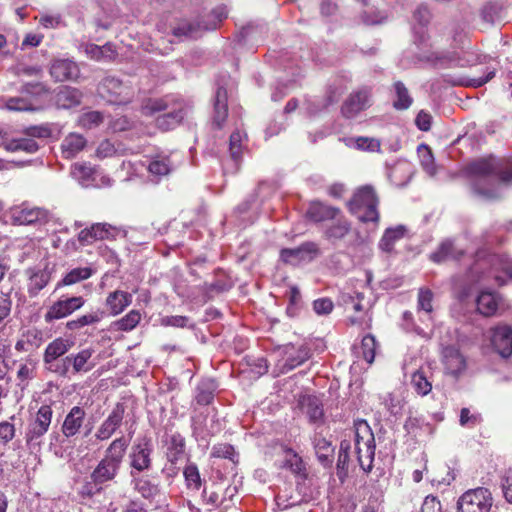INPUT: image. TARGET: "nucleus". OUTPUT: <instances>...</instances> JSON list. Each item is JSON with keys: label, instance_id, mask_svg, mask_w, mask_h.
I'll return each mask as SVG.
<instances>
[{"label": "nucleus", "instance_id": "44", "mask_svg": "<svg viewBox=\"0 0 512 512\" xmlns=\"http://www.w3.org/2000/svg\"><path fill=\"white\" fill-rule=\"evenodd\" d=\"M185 451V439L179 434L175 433L170 436L167 457L168 460L175 464L184 454Z\"/></svg>", "mask_w": 512, "mask_h": 512}, {"label": "nucleus", "instance_id": "30", "mask_svg": "<svg viewBox=\"0 0 512 512\" xmlns=\"http://www.w3.org/2000/svg\"><path fill=\"white\" fill-rule=\"evenodd\" d=\"M301 408L311 423H318L324 416L322 403L315 396H305L302 398Z\"/></svg>", "mask_w": 512, "mask_h": 512}, {"label": "nucleus", "instance_id": "11", "mask_svg": "<svg viewBox=\"0 0 512 512\" xmlns=\"http://www.w3.org/2000/svg\"><path fill=\"white\" fill-rule=\"evenodd\" d=\"M371 105V90L367 87L352 92L344 101L341 112L346 118H354Z\"/></svg>", "mask_w": 512, "mask_h": 512}, {"label": "nucleus", "instance_id": "26", "mask_svg": "<svg viewBox=\"0 0 512 512\" xmlns=\"http://www.w3.org/2000/svg\"><path fill=\"white\" fill-rule=\"evenodd\" d=\"M443 357L447 373L458 376L464 371L466 367L465 359L456 348H445Z\"/></svg>", "mask_w": 512, "mask_h": 512}, {"label": "nucleus", "instance_id": "55", "mask_svg": "<svg viewBox=\"0 0 512 512\" xmlns=\"http://www.w3.org/2000/svg\"><path fill=\"white\" fill-rule=\"evenodd\" d=\"M211 456L215 458L229 459L232 462H236L238 457L234 447L228 443H220L214 445L212 447Z\"/></svg>", "mask_w": 512, "mask_h": 512}, {"label": "nucleus", "instance_id": "35", "mask_svg": "<svg viewBox=\"0 0 512 512\" xmlns=\"http://www.w3.org/2000/svg\"><path fill=\"white\" fill-rule=\"evenodd\" d=\"M462 254L463 251L457 250L452 241L445 240L440 244L438 249L431 254L430 258L432 261L440 263L449 259H459Z\"/></svg>", "mask_w": 512, "mask_h": 512}, {"label": "nucleus", "instance_id": "50", "mask_svg": "<svg viewBox=\"0 0 512 512\" xmlns=\"http://www.w3.org/2000/svg\"><path fill=\"white\" fill-rule=\"evenodd\" d=\"M92 274L93 270L90 267L74 268L64 276L62 281L58 283V286L75 284L77 282L90 278Z\"/></svg>", "mask_w": 512, "mask_h": 512}, {"label": "nucleus", "instance_id": "5", "mask_svg": "<svg viewBox=\"0 0 512 512\" xmlns=\"http://www.w3.org/2000/svg\"><path fill=\"white\" fill-rule=\"evenodd\" d=\"M153 443L148 436L138 437L129 452V465L131 471L141 473L152 468Z\"/></svg>", "mask_w": 512, "mask_h": 512}, {"label": "nucleus", "instance_id": "31", "mask_svg": "<svg viewBox=\"0 0 512 512\" xmlns=\"http://www.w3.org/2000/svg\"><path fill=\"white\" fill-rule=\"evenodd\" d=\"M105 317V311L97 309L90 313L79 316L74 320H70L66 323V328L71 331L80 330L81 328L89 325L99 323Z\"/></svg>", "mask_w": 512, "mask_h": 512}, {"label": "nucleus", "instance_id": "20", "mask_svg": "<svg viewBox=\"0 0 512 512\" xmlns=\"http://www.w3.org/2000/svg\"><path fill=\"white\" fill-rule=\"evenodd\" d=\"M132 303V294L115 290L110 292L105 300V305L112 316L121 314Z\"/></svg>", "mask_w": 512, "mask_h": 512}, {"label": "nucleus", "instance_id": "14", "mask_svg": "<svg viewBox=\"0 0 512 512\" xmlns=\"http://www.w3.org/2000/svg\"><path fill=\"white\" fill-rule=\"evenodd\" d=\"M283 354L281 373H287L295 369L310 358V350L304 345L296 347L293 344H287L283 348Z\"/></svg>", "mask_w": 512, "mask_h": 512}, {"label": "nucleus", "instance_id": "24", "mask_svg": "<svg viewBox=\"0 0 512 512\" xmlns=\"http://www.w3.org/2000/svg\"><path fill=\"white\" fill-rule=\"evenodd\" d=\"M228 116L227 91L219 87L214 98L213 125L221 129Z\"/></svg>", "mask_w": 512, "mask_h": 512}, {"label": "nucleus", "instance_id": "10", "mask_svg": "<svg viewBox=\"0 0 512 512\" xmlns=\"http://www.w3.org/2000/svg\"><path fill=\"white\" fill-rule=\"evenodd\" d=\"M84 304L85 299L82 296L61 297L48 308L44 319L47 323H51L54 320L65 318L82 308Z\"/></svg>", "mask_w": 512, "mask_h": 512}, {"label": "nucleus", "instance_id": "7", "mask_svg": "<svg viewBox=\"0 0 512 512\" xmlns=\"http://www.w3.org/2000/svg\"><path fill=\"white\" fill-rule=\"evenodd\" d=\"M53 416L50 405H42L36 412L34 418L29 422L25 440L28 445L40 444L41 438L48 432Z\"/></svg>", "mask_w": 512, "mask_h": 512}, {"label": "nucleus", "instance_id": "43", "mask_svg": "<svg viewBox=\"0 0 512 512\" xmlns=\"http://www.w3.org/2000/svg\"><path fill=\"white\" fill-rule=\"evenodd\" d=\"M468 172L476 177H486L497 172V165L493 160L481 159L471 163Z\"/></svg>", "mask_w": 512, "mask_h": 512}, {"label": "nucleus", "instance_id": "64", "mask_svg": "<svg viewBox=\"0 0 512 512\" xmlns=\"http://www.w3.org/2000/svg\"><path fill=\"white\" fill-rule=\"evenodd\" d=\"M333 302L329 298H319L313 302V309L318 315H327L333 310Z\"/></svg>", "mask_w": 512, "mask_h": 512}, {"label": "nucleus", "instance_id": "25", "mask_svg": "<svg viewBox=\"0 0 512 512\" xmlns=\"http://www.w3.org/2000/svg\"><path fill=\"white\" fill-rule=\"evenodd\" d=\"M93 350L90 348L83 349L78 353H72L66 356V361L70 363L73 374L86 373L93 368L90 359Z\"/></svg>", "mask_w": 512, "mask_h": 512}, {"label": "nucleus", "instance_id": "18", "mask_svg": "<svg viewBox=\"0 0 512 512\" xmlns=\"http://www.w3.org/2000/svg\"><path fill=\"white\" fill-rule=\"evenodd\" d=\"M334 220L323 232V238L333 245L343 240L351 231V223L342 214Z\"/></svg>", "mask_w": 512, "mask_h": 512}, {"label": "nucleus", "instance_id": "29", "mask_svg": "<svg viewBox=\"0 0 512 512\" xmlns=\"http://www.w3.org/2000/svg\"><path fill=\"white\" fill-rule=\"evenodd\" d=\"M2 146L9 152H25L27 154H34L39 150L38 142L27 136L4 141Z\"/></svg>", "mask_w": 512, "mask_h": 512}, {"label": "nucleus", "instance_id": "2", "mask_svg": "<svg viewBox=\"0 0 512 512\" xmlns=\"http://www.w3.org/2000/svg\"><path fill=\"white\" fill-rule=\"evenodd\" d=\"M378 204L379 199L375 189L371 185L359 187L347 203L351 214L355 215L359 221L364 223L378 222Z\"/></svg>", "mask_w": 512, "mask_h": 512}, {"label": "nucleus", "instance_id": "3", "mask_svg": "<svg viewBox=\"0 0 512 512\" xmlns=\"http://www.w3.org/2000/svg\"><path fill=\"white\" fill-rule=\"evenodd\" d=\"M236 494V486L224 487L221 482H213L210 486L204 487L201 498L209 511L220 509L221 512H227L234 504L233 498Z\"/></svg>", "mask_w": 512, "mask_h": 512}, {"label": "nucleus", "instance_id": "32", "mask_svg": "<svg viewBox=\"0 0 512 512\" xmlns=\"http://www.w3.org/2000/svg\"><path fill=\"white\" fill-rule=\"evenodd\" d=\"M37 361L31 357L26 358L17 371L18 386L24 389L36 377Z\"/></svg>", "mask_w": 512, "mask_h": 512}, {"label": "nucleus", "instance_id": "47", "mask_svg": "<svg viewBox=\"0 0 512 512\" xmlns=\"http://www.w3.org/2000/svg\"><path fill=\"white\" fill-rule=\"evenodd\" d=\"M125 411V404L117 402L103 422L116 432L123 423Z\"/></svg>", "mask_w": 512, "mask_h": 512}, {"label": "nucleus", "instance_id": "12", "mask_svg": "<svg viewBox=\"0 0 512 512\" xmlns=\"http://www.w3.org/2000/svg\"><path fill=\"white\" fill-rule=\"evenodd\" d=\"M49 72L56 82L77 81L80 76L78 64L68 58L53 59Z\"/></svg>", "mask_w": 512, "mask_h": 512}, {"label": "nucleus", "instance_id": "62", "mask_svg": "<svg viewBox=\"0 0 512 512\" xmlns=\"http://www.w3.org/2000/svg\"><path fill=\"white\" fill-rule=\"evenodd\" d=\"M116 432L106 426L104 422H102L97 428L93 437H91L90 442L92 445H96L97 442H103L110 439Z\"/></svg>", "mask_w": 512, "mask_h": 512}, {"label": "nucleus", "instance_id": "9", "mask_svg": "<svg viewBox=\"0 0 512 512\" xmlns=\"http://www.w3.org/2000/svg\"><path fill=\"white\" fill-rule=\"evenodd\" d=\"M320 254L319 245L313 241H307L296 248H283L280 251V258L286 264L297 266L313 261Z\"/></svg>", "mask_w": 512, "mask_h": 512}, {"label": "nucleus", "instance_id": "63", "mask_svg": "<svg viewBox=\"0 0 512 512\" xmlns=\"http://www.w3.org/2000/svg\"><path fill=\"white\" fill-rule=\"evenodd\" d=\"M5 106L8 110L13 111H26L31 110V104L24 98L21 97H11L6 100Z\"/></svg>", "mask_w": 512, "mask_h": 512}, {"label": "nucleus", "instance_id": "21", "mask_svg": "<svg viewBox=\"0 0 512 512\" xmlns=\"http://www.w3.org/2000/svg\"><path fill=\"white\" fill-rule=\"evenodd\" d=\"M82 96V92L79 89L62 86L55 96V103L59 108L70 109L80 105Z\"/></svg>", "mask_w": 512, "mask_h": 512}, {"label": "nucleus", "instance_id": "49", "mask_svg": "<svg viewBox=\"0 0 512 512\" xmlns=\"http://www.w3.org/2000/svg\"><path fill=\"white\" fill-rule=\"evenodd\" d=\"M284 467L295 475L306 477V467L302 458L291 449L286 452Z\"/></svg>", "mask_w": 512, "mask_h": 512}, {"label": "nucleus", "instance_id": "45", "mask_svg": "<svg viewBox=\"0 0 512 512\" xmlns=\"http://www.w3.org/2000/svg\"><path fill=\"white\" fill-rule=\"evenodd\" d=\"M404 232V226L388 228L379 242V247L385 252H391L395 242L404 236Z\"/></svg>", "mask_w": 512, "mask_h": 512}, {"label": "nucleus", "instance_id": "23", "mask_svg": "<svg viewBox=\"0 0 512 512\" xmlns=\"http://www.w3.org/2000/svg\"><path fill=\"white\" fill-rule=\"evenodd\" d=\"M27 273L29 274L28 293L31 297H35L49 283L51 272L48 267H45L43 269H29Z\"/></svg>", "mask_w": 512, "mask_h": 512}, {"label": "nucleus", "instance_id": "15", "mask_svg": "<svg viewBox=\"0 0 512 512\" xmlns=\"http://www.w3.org/2000/svg\"><path fill=\"white\" fill-rule=\"evenodd\" d=\"M86 412L79 406H74L65 416L61 432L66 438H72L80 433L83 427Z\"/></svg>", "mask_w": 512, "mask_h": 512}, {"label": "nucleus", "instance_id": "38", "mask_svg": "<svg viewBox=\"0 0 512 512\" xmlns=\"http://www.w3.org/2000/svg\"><path fill=\"white\" fill-rule=\"evenodd\" d=\"M395 98L393 100V107L396 110H407L413 103V98L411 97L407 87L401 81H396L393 84Z\"/></svg>", "mask_w": 512, "mask_h": 512}, {"label": "nucleus", "instance_id": "46", "mask_svg": "<svg viewBox=\"0 0 512 512\" xmlns=\"http://www.w3.org/2000/svg\"><path fill=\"white\" fill-rule=\"evenodd\" d=\"M411 384L417 394L421 396L427 395L432 389V383L428 378V371H424L422 369L413 373Z\"/></svg>", "mask_w": 512, "mask_h": 512}, {"label": "nucleus", "instance_id": "27", "mask_svg": "<svg viewBox=\"0 0 512 512\" xmlns=\"http://www.w3.org/2000/svg\"><path fill=\"white\" fill-rule=\"evenodd\" d=\"M86 146V139L77 133H70L61 143L62 156L65 159H72Z\"/></svg>", "mask_w": 512, "mask_h": 512}, {"label": "nucleus", "instance_id": "56", "mask_svg": "<svg viewBox=\"0 0 512 512\" xmlns=\"http://www.w3.org/2000/svg\"><path fill=\"white\" fill-rule=\"evenodd\" d=\"M21 92L33 97H41L50 93V87L44 82H27L22 85Z\"/></svg>", "mask_w": 512, "mask_h": 512}, {"label": "nucleus", "instance_id": "60", "mask_svg": "<svg viewBox=\"0 0 512 512\" xmlns=\"http://www.w3.org/2000/svg\"><path fill=\"white\" fill-rule=\"evenodd\" d=\"M103 122V115L98 111H90L81 116L80 123L83 127L91 129Z\"/></svg>", "mask_w": 512, "mask_h": 512}, {"label": "nucleus", "instance_id": "48", "mask_svg": "<svg viewBox=\"0 0 512 512\" xmlns=\"http://www.w3.org/2000/svg\"><path fill=\"white\" fill-rule=\"evenodd\" d=\"M172 170V163L168 157L157 156L148 165V171L155 177H162Z\"/></svg>", "mask_w": 512, "mask_h": 512}, {"label": "nucleus", "instance_id": "28", "mask_svg": "<svg viewBox=\"0 0 512 512\" xmlns=\"http://www.w3.org/2000/svg\"><path fill=\"white\" fill-rule=\"evenodd\" d=\"M313 445L318 461L324 467H330L333 462L334 447L332 443L321 435H315Z\"/></svg>", "mask_w": 512, "mask_h": 512}, {"label": "nucleus", "instance_id": "54", "mask_svg": "<svg viewBox=\"0 0 512 512\" xmlns=\"http://www.w3.org/2000/svg\"><path fill=\"white\" fill-rule=\"evenodd\" d=\"M377 347L376 339L373 335L367 334L361 341V352L363 358L369 363H373L375 350Z\"/></svg>", "mask_w": 512, "mask_h": 512}, {"label": "nucleus", "instance_id": "19", "mask_svg": "<svg viewBox=\"0 0 512 512\" xmlns=\"http://www.w3.org/2000/svg\"><path fill=\"white\" fill-rule=\"evenodd\" d=\"M12 217L14 222L19 225H31L37 222L44 221L47 217L45 210L37 207L21 206L13 209Z\"/></svg>", "mask_w": 512, "mask_h": 512}, {"label": "nucleus", "instance_id": "52", "mask_svg": "<svg viewBox=\"0 0 512 512\" xmlns=\"http://www.w3.org/2000/svg\"><path fill=\"white\" fill-rule=\"evenodd\" d=\"M94 239L96 241L115 239L119 230L108 223H94Z\"/></svg>", "mask_w": 512, "mask_h": 512}, {"label": "nucleus", "instance_id": "8", "mask_svg": "<svg viewBox=\"0 0 512 512\" xmlns=\"http://www.w3.org/2000/svg\"><path fill=\"white\" fill-rule=\"evenodd\" d=\"M227 10L224 6L216 7L211 12L213 20L209 23H193L183 22L173 29V34L177 37L196 38L201 30H214L217 28L218 23L227 18Z\"/></svg>", "mask_w": 512, "mask_h": 512}, {"label": "nucleus", "instance_id": "33", "mask_svg": "<svg viewBox=\"0 0 512 512\" xmlns=\"http://www.w3.org/2000/svg\"><path fill=\"white\" fill-rule=\"evenodd\" d=\"M217 384L213 379H203L196 388L195 400L199 405H209L214 399Z\"/></svg>", "mask_w": 512, "mask_h": 512}, {"label": "nucleus", "instance_id": "41", "mask_svg": "<svg viewBox=\"0 0 512 512\" xmlns=\"http://www.w3.org/2000/svg\"><path fill=\"white\" fill-rule=\"evenodd\" d=\"M357 459L360 467L365 472H370L372 469V463L375 456V444H360L359 446H355Z\"/></svg>", "mask_w": 512, "mask_h": 512}, {"label": "nucleus", "instance_id": "59", "mask_svg": "<svg viewBox=\"0 0 512 512\" xmlns=\"http://www.w3.org/2000/svg\"><path fill=\"white\" fill-rule=\"evenodd\" d=\"M353 141L356 148L366 151H379L380 150V141L375 138L369 137H357L351 139Z\"/></svg>", "mask_w": 512, "mask_h": 512}, {"label": "nucleus", "instance_id": "57", "mask_svg": "<svg viewBox=\"0 0 512 512\" xmlns=\"http://www.w3.org/2000/svg\"><path fill=\"white\" fill-rule=\"evenodd\" d=\"M276 500L279 506H283V509H287L296 505H300L303 502H307L308 498L305 495L297 494L296 496H288L286 491H280L277 496Z\"/></svg>", "mask_w": 512, "mask_h": 512}, {"label": "nucleus", "instance_id": "39", "mask_svg": "<svg viewBox=\"0 0 512 512\" xmlns=\"http://www.w3.org/2000/svg\"><path fill=\"white\" fill-rule=\"evenodd\" d=\"M351 443L349 440H342L339 447L338 459L336 464L337 476L341 481L348 475L349 451Z\"/></svg>", "mask_w": 512, "mask_h": 512}, {"label": "nucleus", "instance_id": "58", "mask_svg": "<svg viewBox=\"0 0 512 512\" xmlns=\"http://www.w3.org/2000/svg\"><path fill=\"white\" fill-rule=\"evenodd\" d=\"M12 290V287L7 290H4L3 288L0 290V323L10 315L12 307Z\"/></svg>", "mask_w": 512, "mask_h": 512}, {"label": "nucleus", "instance_id": "6", "mask_svg": "<svg viewBox=\"0 0 512 512\" xmlns=\"http://www.w3.org/2000/svg\"><path fill=\"white\" fill-rule=\"evenodd\" d=\"M98 93L106 101L125 104L132 98L131 88L114 76H106L98 85Z\"/></svg>", "mask_w": 512, "mask_h": 512}, {"label": "nucleus", "instance_id": "17", "mask_svg": "<svg viewBox=\"0 0 512 512\" xmlns=\"http://www.w3.org/2000/svg\"><path fill=\"white\" fill-rule=\"evenodd\" d=\"M74 345L70 339L58 337L51 341L43 354V362L45 365L53 364L60 357L64 356Z\"/></svg>", "mask_w": 512, "mask_h": 512}, {"label": "nucleus", "instance_id": "53", "mask_svg": "<svg viewBox=\"0 0 512 512\" xmlns=\"http://www.w3.org/2000/svg\"><path fill=\"white\" fill-rule=\"evenodd\" d=\"M186 485L189 489L199 490L202 485L199 470L193 463L188 464L183 471Z\"/></svg>", "mask_w": 512, "mask_h": 512}, {"label": "nucleus", "instance_id": "13", "mask_svg": "<svg viewBox=\"0 0 512 512\" xmlns=\"http://www.w3.org/2000/svg\"><path fill=\"white\" fill-rule=\"evenodd\" d=\"M491 344L502 358L510 357L512 355V327L503 324L492 328Z\"/></svg>", "mask_w": 512, "mask_h": 512}, {"label": "nucleus", "instance_id": "4", "mask_svg": "<svg viewBox=\"0 0 512 512\" xmlns=\"http://www.w3.org/2000/svg\"><path fill=\"white\" fill-rule=\"evenodd\" d=\"M492 494L484 487L470 489L463 493L457 502L459 512H489L492 507Z\"/></svg>", "mask_w": 512, "mask_h": 512}, {"label": "nucleus", "instance_id": "37", "mask_svg": "<svg viewBox=\"0 0 512 512\" xmlns=\"http://www.w3.org/2000/svg\"><path fill=\"white\" fill-rule=\"evenodd\" d=\"M142 314L139 310H131L122 318L114 321L111 327L115 331L129 332L132 331L140 323Z\"/></svg>", "mask_w": 512, "mask_h": 512}, {"label": "nucleus", "instance_id": "34", "mask_svg": "<svg viewBox=\"0 0 512 512\" xmlns=\"http://www.w3.org/2000/svg\"><path fill=\"white\" fill-rule=\"evenodd\" d=\"M184 118L182 107H177L156 118V125L159 129L167 131L177 126Z\"/></svg>", "mask_w": 512, "mask_h": 512}, {"label": "nucleus", "instance_id": "51", "mask_svg": "<svg viewBox=\"0 0 512 512\" xmlns=\"http://www.w3.org/2000/svg\"><path fill=\"white\" fill-rule=\"evenodd\" d=\"M242 139L243 136L240 131H234L229 139V151L232 161L234 162L235 170L238 169L239 161L242 154Z\"/></svg>", "mask_w": 512, "mask_h": 512}, {"label": "nucleus", "instance_id": "42", "mask_svg": "<svg viewBox=\"0 0 512 512\" xmlns=\"http://www.w3.org/2000/svg\"><path fill=\"white\" fill-rule=\"evenodd\" d=\"M355 428V446L360 444H375L374 434L371 427L365 420L354 422Z\"/></svg>", "mask_w": 512, "mask_h": 512}, {"label": "nucleus", "instance_id": "1", "mask_svg": "<svg viewBox=\"0 0 512 512\" xmlns=\"http://www.w3.org/2000/svg\"><path fill=\"white\" fill-rule=\"evenodd\" d=\"M127 447L128 443L124 436L115 438L109 444L105 450L104 457L90 474V479L95 485H103L117 477Z\"/></svg>", "mask_w": 512, "mask_h": 512}, {"label": "nucleus", "instance_id": "40", "mask_svg": "<svg viewBox=\"0 0 512 512\" xmlns=\"http://www.w3.org/2000/svg\"><path fill=\"white\" fill-rule=\"evenodd\" d=\"M404 429L413 437H419L423 434H430L432 432L430 424L425 422L422 417L412 415L405 421Z\"/></svg>", "mask_w": 512, "mask_h": 512}, {"label": "nucleus", "instance_id": "16", "mask_svg": "<svg viewBox=\"0 0 512 512\" xmlns=\"http://www.w3.org/2000/svg\"><path fill=\"white\" fill-rule=\"evenodd\" d=\"M306 215L311 221L319 223L336 219L341 215V210L320 201H314L310 203Z\"/></svg>", "mask_w": 512, "mask_h": 512}, {"label": "nucleus", "instance_id": "36", "mask_svg": "<svg viewBox=\"0 0 512 512\" xmlns=\"http://www.w3.org/2000/svg\"><path fill=\"white\" fill-rule=\"evenodd\" d=\"M477 309L484 316H492L498 309V296L492 292L483 291L477 298Z\"/></svg>", "mask_w": 512, "mask_h": 512}, {"label": "nucleus", "instance_id": "61", "mask_svg": "<svg viewBox=\"0 0 512 512\" xmlns=\"http://www.w3.org/2000/svg\"><path fill=\"white\" fill-rule=\"evenodd\" d=\"M433 293L429 289H420L418 293V308L427 313L432 311Z\"/></svg>", "mask_w": 512, "mask_h": 512}, {"label": "nucleus", "instance_id": "22", "mask_svg": "<svg viewBox=\"0 0 512 512\" xmlns=\"http://www.w3.org/2000/svg\"><path fill=\"white\" fill-rule=\"evenodd\" d=\"M139 474L140 473L130 471V476L132 478L131 484L134 490L145 499H154L160 492L159 486L147 477L140 476Z\"/></svg>", "mask_w": 512, "mask_h": 512}]
</instances>
